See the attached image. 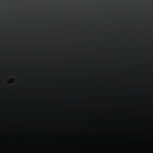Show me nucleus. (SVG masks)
Here are the masks:
<instances>
[{
  "mask_svg": "<svg viewBox=\"0 0 153 153\" xmlns=\"http://www.w3.org/2000/svg\"><path fill=\"white\" fill-rule=\"evenodd\" d=\"M17 13V62H19V10Z\"/></svg>",
  "mask_w": 153,
  "mask_h": 153,
  "instance_id": "f257e3e1",
  "label": "nucleus"
},
{
  "mask_svg": "<svg viewBox=\"0 0 153 153\" xmlns=\"http://www.w3.org/2000/svg\"><path fill=\"white\" fill-rule=\"evenodd\" d=\"M14 0H7V1L4 3V4L8 6H11L13 4Z\"/></svg>",
  "mask_w": 153,
  "mask_h": 153,
  "instance_id": "f03ea898",
  "label": "nucleus"
},
{
  "mask_svg": "<svg viewBox=\"0 0 153 153\" xmlns=\"http://www.w3.org/2000/svg\"><path fill=\"white\" fill-rule=\"evenodd\" d=\"M9 10L13 9H10ZM16 10H19V0H17V9Z\"/></svg>",
  "mask_w": 153,
  "mask_h": 153,
  "instance_id": "7ed1b4c3",
  "label": "nucleus"
}]
</instances>
